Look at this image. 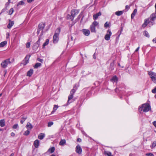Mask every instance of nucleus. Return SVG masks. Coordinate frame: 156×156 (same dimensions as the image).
<instances>
[{
  "label": "nucleus",
  "mask_w": 156,
  "mask_h": 156,
  "mask_svg": "<svg viewBox=\"0 0 156 156\" xmlns=\"http://www.w3.org/2000/svg\"><path fill=\"white\" fill-rule=\"evenodd\" d=\"M151 109V106L149 104H144L142 105V107L139 108V110L140 112L143 111L144 112H148Z\"/></svg>",
  "instance_id": "f257e3e1"
},
{
  "label": "nucleus",
  "mask_w": 156,
  "mask_h": 156,
  "mask_svg": "<svg viewBox=\"0 0 156 156\" xmlns=\"http://www.w3.org/2000/svg\"><path fill=\"white\" fill-rule=\"evenodd\" d=\"M60 32V29L58 28L55 31V33L53 37V42L54 43H57L58 40V35Z\"/></svg>",
  "instance_id": "f03ea898"
},
{
  "label": "nucleus",
  "mask_w": 156,
  "mask_h": 156,
  "mask_svg": "<svg viewBox=\"0 0 156 156\" xmlns=\"http://www.w3.org/2000/svg\"><path fill=\"white\" fill-rule=\"evenodd\" d=\"M45 26V24L43 23H41L38 25V29L37 31V34H38L39 33L41 34V36L43 34V29Z\"/></svg>",
  "instance_id": "7ed1b4c3"
},
{
  "label": "nucleus",
  "mask_w": 156,
  "mask_h": 156,
  "mask_svg": "<svg viewBox=\"0 0 156 156\" xmlns=\"http://www.w3.org/2000/svg\"><path fill=\"white\" fill-rule=\"evenodd\" d=\"M149 75L151 80L155 83H156V73L152 71H148Z\"/></svg>",
  "instance_id": "20e7f679"
},
{
  "label": "nucleus",
  "mask_w": 156,
  "mask_h": 156,
  "mask_svg": "<svg viewBox=\"0 0 156 156\" xmlns=\"http://www.w3.org/2000/svg\"><path fill=\"white\" fill-rule=\"evenodd\" d=\"M76 91V90L74 88H73L71 90L70 94L68 96V100L67 103V105H69L70 103L72 102V101L70 102V101L73 98V95L75 93Z\"/></svg>",
  "instance_id": "39448f33"
},
{
  "label": "nucleus",
  "mask_w": 156,
  "mask_h": 156,
  "mask_svg": "<svg viewBox=\"0 0 156 156\" xmlns=\"http://www.w3.org/2000/svg\"><path fill=\"white\" fill-rule=\"evenodd\" d=\"M10 60V58H8L2 61L1 64V67L3 68H6L8 65L11 63Z\"/></svg>",
  "instance_id": "423d86ee"
},
{
  "label": "nucleus",
  "mask_w": 156,
  "mask_h": 156,
  "mask_svg": "<svg viewBox=\"0 0 156 156\" xmlns=\"http://www.w3.org/2000/svg\"><path fill=\"white\" fill-rule=\"evenodd\" d=\"M79 13L78 10L76 9L72 10L71 11V16L70 19L71 20H73L75 16L77 15Z\"/></svg>",
  "instance_id": "0eeeda50"
},
{
  "label": "nucleus",
  "mask_w": 156,
  "mask_h": 156,
  "mask_svg": "<svg viewBox=\"0 0 156 156\" xmlns=\"http://www.w3.org/2000/svg\"><path fill=\"white\" fill-rule=\"evenodd\" d=\"M112 35L111 32L109 30L107 31V34L105 37V39L106 40H109L110 39V36Z\"/></svg>",
  "instance_id": "6e6552de"
},
{
  "label": "nucleus",
  "mask_w": 156,
  "mask_h": 156,
  "mask_svg": "<svg viewBox=\"0 0 156 156\" xmlns=\"http://www.w3.org/2000/svg\"><path fill=\"white\" fill-rule=\"evenodd\" d=\"M76 151L79 154H80L82 151V149L80 146L77 145L76 147Z\"/></svg>",
  "instance_id": "1a4fd4ad"
},
{
  "label": "nucleus",
  "mask_w": 156,
  "mask_h": 156,
  "mask_svg": "<svg viewBox=\"0 0 156 156\" xmlns=\"http://www.w3.org/2000/svg\"><path fill=\"white\" fill-rule=\"evenodd\" d=\"M82 31L83 34L86 36H88L90 34V31L88 29H84Z\"/></svg>",
  "instance_id": "9d476101"
},
{
  "label": "nucleus",
  "mask_w": 156,
  "mask_h": 156,
  "mask_svg": "<svg viewBox=\"0 0 156 156\" xmlns=\"http://www.w3.org/2000/svg\"><path fill=\"white\" fill-rule=\"evenodd\" d=\"M149 19H150V20L152 21H154L155 19L156 18V13H153L150 16Z\"/></svg>",
  "instance_id": "9b49d317"
},
{
  "label": "nucleus",
  "mask_w": 156,
  "mask_h": 156,
  "mask_svg": "<svg viewBox=\"0 0 156 156\" xmlns=\"http://www.w3.org/2000/svg\"><path fill=\"white\" fill-rule=\"evenodd\" d=\"M101 13L100 12L98 13H96L94 14L93 16V18L94 20L97 19L98 17V16H100L101 15Z\"/></svg>",
  "instance_id": "f8f14e48"
},
{
  "label": "nucleus",
  "mask_w": 156,
  "mask_h": 156,
  "mask_svg": "<svg viewBox=\"0 0 156 156\" xmlns=\"http://www.w3.org/2000/svg\"><path fill=\"white\" fill-rule=\"evenodd\" d=\"M30 56L29 55H26L24 59V61H25L24 65H26L28 62V61Z\"/></svg>",
  "instance_id": "ddd939ff"
},
{
  "label": "nucleus",
  "mask_w": 156,
  "mask_h": 156,
  "mask_svg": "<svg viewBox=\"0 0 156 156\" xmlns=\"http://www.w3.org/2000/svg\"><path fill=\"white\" fill-rule=\"evenodd\" d=\"M14 22L13 21H11L10 20L9 21V23L7 26V27L10 29L14 25Z\"/></svg>",
  "instance_id": "4468645a"
},
{
  "label": "nucleus",
  "mask_w": 156,
  "mask_h": 156,
  "mask_svg": "<svg viewBox=\"0 0 156 156\" xmlns=\"http://www.w3.org/2000/svg\"><path fill=\"white\" fill-rule=\"evenodd\" d=\"M34 145L36 148H37L39 144V142L38 140H36L34 142Z\"/></svg>",
  "instance_id": "2eb2a0df"
},
{
  "label": "nucleus",
  "mask_w": 156,
  "mask_h": 156,
  "mask_svg": "<svg viewBox=\"0 0 156 156\" xmlns=\"http://www.w3.org/2000/svg\"><path fill=\"white\" fill-rule=\"evenodd\" d=\"M90 30L92 32L95 33V27L94 25L91 24L90 26Z\"/></svg>",
  "instance_id": "dca6fc26"
},
{
  "label": "nucleus",
  "mask_w": 156,
  "mask_h": 156,
  "mask_svg": "<svg viewBox=\"0 0 156 156\" xmlns=\"http://www.w3.org/2000/svg\"><path fill=\"white\" fill-rule=\"evenodd\" d=\"M26 127L27 129H31L33 128L32 125L30 123L28 122L26 126Z\"/></svg>",
  "instance_id": "f3484780"
},
{
  "label": "nucleus",
  "mask_w": 156,
  "mask_h": 156,
  "mask_svg": "<svg viewBox=\"0 0 156 156\" xmlns=\"http://www.w3.org/2000/svg\"><path fill=\"white\" fill-rule=\"evenodd\" d=\"M33 70L32 69H31L27 73V76H30L33 74Z\"/></svg>",
  "instance_id": "a211bd4d"
},
{
  "label": "nucleus",
  "mask_w": 156,
  "mask_h": 156,
  "mask_svg": "<svg viewBox=\"0 0 156 156\" xmlns=\"http://www.w3.org/2000/svg\"><path fill=\"white\" fill-rule=\"evenodd\" d=\"M66 143V141L65 139L61 140L59 142V144L61 146H64Z\"/></svg>",
  "instance_id": "6ab92c4d"
},
{
  "label": "nucleus",
  "mask_w": 156,
  "mask_h": 156,
  "mask_svg": "<svg viewBox=\"0 0 156 156\" xmlns=\"http://www.w3.org/2000/svg\"><path fill=\"white\" fill-rule=\"evenodd\" d=\"M39 46V45H38V44L35 43L34 44L33 46V49L35 50H36L37 49Z\"/></svg>",
  "instance_id": "aec40b11"
},
{
  "label": "nucleus",
  "mask_w": 156,
  "mask_h": 156,
  "mask_svg": "<svg viewBox=\"0 0 156 156\" xmlns=\"http://www.w3.org/2000/svg\"><path fill=\"white\" fill-rule=\"evenodd\" d=\"M5 122L4 119L1 120H0V126L2 127L5 126Z\"/></svg>",
  "instance_id": "412c9836"
},
{
  "label": "nucleus",
  "mask_w": 156,
  "mask_h": 156,
  "mask_svg": "<svg viewBox=\"0 0 156 156\" xmlns=\"http://www.w3.org/2000/svg\"><path fill=\"white\" fill-rule=\"evenodd\" d=\"M45 136V134L43 133L40 134L38 136V138L41 140H42L43 139Z\"/></svg>",
  "instance_id": "4be33fe9"
},
{
  "label": "nucleus",
  "mask_w": 156,
  "mask_h": 156,
  "mask_svg": "<svg viewBox=\"0 0 156 156\" xmlns=\"http://www.w3.org/2000/svg\"><path fill=\"white\" fill-rule=\"evenodd\" d=\"M149 22V19H146L145 20L144 23L142 25V27H145Z\"/></svg>",
  "instance_id": "5701e85b"
},
{
  "label": "nucleus",
  "mask_w": 156,
  "mask_h": 156,
  "mask_svg": "<svg viewBox=\"0 0 156 156\" xmlns=\"http://www.w3.org/2000/svg\"><path fill=\"white\" fill-rule=\"evenodd\" d=\"M7 43V42L6 41L2 42L0 43V47H3Z\"/></svg>",
  "instance_id": "b1692460"
},
{
  "label": "nucleus",
  "mask_w": 156,
  "mask_h": 156,
  "mask_svg": "<svg viewBox=\"0 0 156 156\" xmlns=\"http://www.w3.org/2000/svg\"><path fill=\"white\" fill-rule=\"evenodd\" d=\"M104 154L108 156H113V155H112V153L108 151H104Z\"/></svg>",
  "instance_id": "393cba45"
},
{
  "label": "nucleus",
  "mask_w": 156,
  "mask_h": 156,
  "mask_svg": "<svg viewBox=\"0 0 156 156\" xmlns=\"http://www.w3.org/2000/svg\"><path fill=\"white\" fill-rule=\"evenodd\" d=\"M136 12H137V9H134L133 11V12L131 14V17L132 19H133L134 18V16H135V15L136 14Z\"/></svg>",
  "instance_id": "a878e982"
},
{
  "label": "nucleus",
  "mask_w": 156,
  "mask_h": 156,
  "mask_svg": "<svg viewBox=\"0 0 156 156\" xmlns=\"http://www.w3.org/2000/svg\"><path fill=\"white\" fill-rule=\"evenodd\" d=\"M58 108V106L57 105H55L54 106V107L53 108V110L51 112V114H52Z\"/></svg>",
  "instance_id": "bb28decb"
},
{
  "label": "nucleus",
  "mask_w": 156,
  "mask_h": 156,
  "mask_svg": "<svg viewBox=\"0 0 156 156\" xmlns=\"http://www.w3.org/2000/svg\"><path fill=\"white\" fill-rule=\"evenodd\" d=\"M123 13V11H118L115 12V14L118 16H120L122 15Z\"/></svg>",
  "instance_id": "cd10ccee"
},
{
  "label": "nucleus",
  "mask_w": 156,
  "mask_h": 156,
  "mask_svg": "<svg viewBox=\"0 0 156 156\" xmlns=\"http://www.w3.org/2000/svg\"><path fill=\"white\" fill-rule=\"evenodd\" d=\"M117 78L116 76H114L111 79V80L112 82H117Z\"/></svg>",
  "instance_id": "c85d7f7f"
},
{
  "label": "nucleus",
  "mask_w": 156,
  "mask_h": 156,
  "mask_svg": "<svg viewBox=\"0 0 156 156\" xmlns=\"http://www.w3.org/2000/svg\"><path fill=\"white\" fill-rule=\"evenodd\" d=\"M49 42V40L48 39H47L46 40L45 42L44 43L43 45V48H44L46 45H47Z\"/></svg>",
  "instance_id": "c756f323"
},
{
  "label": "nucleus",
  "mask_w": 156,
  "mask_h": 156,
  "mask_svg": "<svg viewBox=\"0 0 156 156\" xmlns=\"http://www.w3.org/2000/svg\"><path fill=\"white\" fill-rule=\"evenodd\" d=\"M41 66V64L40 63H36L34 66V68L35 69L37 68L38 67Z\"/></svg>",
  "instance_id": "7c9ffc66"
},
{
  "label": "nucleus",
  "mask_w": 156,
  "mask_h": 156,
  "mask_svg": "<svg viewBox=\"0 0 156 156\" xmlns=\"http://www.w3.org/2000/svg\"><path fill=\"white\" fill-rule=\"evenodd\" d=\"M55 150V148L54 147H52L51 148H50L48 150V151L50 152L51 153H53Z\"/></svg>",
  "instance_id": "2f4dec72"
},
{
  "label": "nucleus",
  "mask_w": 156,
  "mask_h": 156,
  "mask_svg": "<svg viewBox=\"0 0 156 156\" xmlns=\"http://www.w3.org/2000/svg\"><path fill=\"white\" fill-rule=\"evenodd\" d=\"M14 11V10L13 8H11L9 11L8 13L9 15H12Z\"/></svg>",
  "instance_id": "473e14b6"
},
{
  "label": "nucleus",
  "mask_w": 156,
  "mask_h": 156,
  "mask_svg": "<svg viewBox=\"0 0 156 156\" xmlns=\"http://www.w3.org/2000/svg\"><path fill=\"white\" fill-rule=\"evenodd\" d=\"M144 35L145 36H146L147 37H149V34L146 31H144Z\"/></svg>",
  "instance_id": "72a5a7b5"
},
{
  "label": "nucleus",
  "mask_w": 156,
  "mask_h": 156,
  "mask_svg": "<svg viewBox=\"0 0 156 156\" xmlns=\"http://www.w3.org/2000/svg\"><path fill=\"white\" fill-rule=\"evenodd\" d=\"M24 2L23 1H21L18 3V4L17 5V6H18L19 5H24Z\"/></svg>",
  "instance_id": "f704fd0d"
},
{
  "label": "nucleus",
  "mask_w": 156,
  "mask_h": 156,
  "mask_svg": "<svg viewBox=\"0 0 156 156\" xmlns=\"http://www.w3.org/2000/svg\"><path fill=\"white\" fill-rule=\"evenodd\" d=\"M27 118L26 117H23L21 120L20 122L22 124H23V122L25 121V120L27 119Z\"/></svg>",
  "instance_id": "c9c22d12"
},
{
  "label": "nucleus",
  "mask_w": 156,
  "mask_h": 156,
  "mask_svg": "<svg viewBox=\"0 0 156 156\" xmlns=\"http://www.w3.org/2000/svg\"><path fill=\"white\" fill-rule=\"evenodd\" d=\"M99 23L97 21H94L92 23V25H94V26L96 27L98 25Z\"/></svg>",
  "instance_id": "e433bc0d"
},
{
  "label": "nucleus",
  "mask_w": 156,
  "mask_h": 156,
  "mask_svg": "<svg viewBox=\"0 0 156 156\" xmlns=\"http://www.w3.org/2000/svg\"><path fill=\"white\" fill-rule=\"evenodd\" d=\"M148 19H149V22H148V23L149 24V26H151L153 25L154 23L150 21L149 18H148Z\"/></svg>",
  "instance_id": "4c0bfd02"
},
{
  "label": "nucleus",
  "mask_w": 156,
  "mask_h": 156,
  "mask_svg": "<svg viewBox=\"0 0 156 156\" xmlns=\"http://www.w3.org/2000/svg\"><path fill=\"white\" fill-rule=\"evenodd\" d=\"M30 133V131L28 129L27 130L25 131L24 135H28Z\"/></svg>",
  "instance_id": "58836bf2"
},
{
  "label": "nucleus",
  "mask_w": 156,
  "mask_h": 156,
  "mask_svg": "<svg viewBox=\"0 0 156 156\" xmlns=\"http://www.w3.org/2000/svg\"><path fill=\"white\" fill-rule=\"evenodd\" d=\"M156 146V142L154 141L153 142V143L151 146V147L152 148H154V147H155Z\"/></svg>",
  "instance_id": "ea45409f"
},
{
  "label": "nucleus",
  "mask_w": 156,
  "mask_h": 156,
  "mask_svg": "<svg viewBox=\"0 0 156 156\" xmlns=\"http://www.w3.org/2000/svg\"><path fill=\"white\" fill-rule=\"evenodd\" d=\"M53 124V123L52 122H49L48 123V126L49 127L51 126Z\"/></svg>",
  "instance_id": "a19ab883"
},
{
  "label": "nucleus",
  "mask_w": 156,
  "mask_h": 156,
  "mask_svg": "<svg viewBox=\"0 0 156 156\" xmlns=\"http://www.w3.org/2000/svg\"><path fill=\"white\" fill-rule=\"evenodd\" d=\"M30 42H28L26 44V47L27 48H29L30 47Z\"/></svg>",
  "instance_id": "79ce46f5"
},
{
  "label": "nucleus",
  "mask_w": 156,
  "mask_h": 156,
  "mask_svg": "<svg viewBox=\"0 0 156 156\" xmlns=\"http://www.w3.org/2000/svg\"><path fill=\"white\" fill-rule=\"evenodd\" d=\"M146 156H154L153 154L151 153H148L146 154Z\"/></svg>",
  "instance_id": "37998d69"
},
{
  "label": "nucleus",
  "mask_w": 156,
  "mask_h": 156,
  "mask_svg": "<svg viewBox=\"0 0 156 156\" xmlns=\"http://www.w3.org/2000/svg\"><path fill=\"white\" fill-rule=\"evenodd\" d=\"M18 126V124H15V125H14L12 127V128L14 129H16L17 128Z\"/></svg>",
  "instance_id": "c03bdc74"
},
{
  "label": "nucleus",
  "mask_w": 156,
  "mask_h": 156,
  "mask_svg": "<svg viewBox=\"0 0 156 156\" xmlns=\"http://www.w3.org/2000/svg\"><path fill=\"white\" fill-rule=\"evenodd\" d=\"M152 92L153 93H156V87L154 88L152 90Z\"/></svg>",
  "instance_id": "a18cd8bd"
},
{
  "label": "nucleus",
  "mask_w": 156,
  "mask_h": 156,
  "mask_svg": "<svg viewBox=\"0 0 156 156\" xmlns=\"http://www.w3.org/2000/svg\"><path fill=\"white\" fill-rule=\"evenodd\" d=\"M104 26L106 27H107L109 26V24L107 22L105 23L104 25Z\"/></svg>",
  "instance_id": "49530a36"
},
{
  "label": "nucleus",
  "mask_w": 156,
  "mask_h": 156,
  "mask_svg": "<svg viewBox=\"0 0 156 156\" xmlns=\"http://www.w3.org/2000/svg\"><path fill=\"white\" fill-rule=\"evenodd\" d=\"M40 37H39V39L37 41V42L36 43L38 44L39 46L40 43Z\"/></svg>",
  "instance_id": "de8ad7c7"
},
{
  "label": "nucleus",
  "mask_w": 156,
  "mask_h": 156,
  "mask_svg": "<svg viewBox=\"0 0 156 156\" xmlns=\"http://www.w3.org/2000/svg\"><path fill=\"white\" fill-rule=\"evenodd\" d=\"M37 60L38 61H39L41 62H43V59H40L39 58H38L37 59Z\"/></svg>",
  "instance_id": "09e8293b"
},
{
  "label": "nucleus",
  "mask_w": 156,
  "mask_h": 156,
  "mask_svg": "<svg viewBox=\"0 0 156 156\" xmlns=\"http://www.w3.org/2000/svg\"><path fill=\"white\" fill-rule=\"evenodd\" d=\"M153 124L154 126L156 128V121H154L153 122Z\"/></svg>",
  "instance_id": "8fccbe9b"
},
{
  "label": "nucleus",
  "mask_w": 156,
  "mask_h": 156,
  "mask_svg": "<svg viewBox=\"0 0 156 156\" xmlns=\"http://www.w3.org/2000/svg\"><path fill=\"white\" fill-rule=\"evenodd\" d=\"M72 17L71 16V15L70 16L69 15H67V17L68 19H70V18Z\"/></svg>",
  "instance_id": "3c124183"
},
{
  "label": "nucleus",
  "mask_w": 156,
  "mask_h": 156,
  "mask_svg": "<svg viewBox=\"0 0 156 156\" xmlns=\"http://www.w3.org/2000/svg\"><path fill=\"white\" fill-rule=\"evenodd\" d=\"M34 0H27V1L28 3H31L32 2L34 1Z\"/></svg>",
  "instance_id": "603ef678"
},
{
  "label": "nucleus",
  "mask_w": 156,
  "mask_h": 156,
  "mask_svg": "<svg viewBox=\"0 0 156 156\" xmlns=\"http://www.w3.org/2000/svg\"><path fill=\"white\" fill-rule=\"evenodd\" d=\"M77 141L80 142L81 141V139L80 138H78L77 140Z\"/></svg>",
  "instance_id": "864d4df0"
},
{
  "label": "nucleus",
  "mask_w": 156,
  "mask_h": 156,
  "mask_svg": "<svg viewBox=\"0 0 156 156\" xmlns=\"http://www.w3.org/2000/svg\"><path fill=\"white\" fill-rule=\"evenodd\" d=\"M139 48H140V47L139 46L135 50V52H137V51H138L139 49Z\"/></svg>",
  "instance_id": "5fc2aeb1"
},
{
  "label": "nucleus",
  "mask_w": 156,
  "mask_h": 156,
  "mask_svg": "<svg viewBox=\"0 0 156 156\" xmlns=\"http://www.w3.org/2000/svg\"><path fill=\"white\" fill-rule=\"evenodd\" d=\"M15 133H11V135L12 136H15Z\"/></svg>",
  "instance_id": "6e6d98bb"
},
{
  "label": "nucleus",
  "mask_w": 156,
  "mask_h": 156,
  "mask_svg": "<svg viewBox=\"0 0 156 156\" xmlns=\"http://www.w3.org/2000/svg\"><path fill=\"white\" fill-rule=\"evenodd\" d=\"M129 6L128 5H127L126 6V9H129Z\"/></svg>",
  "instance_id": "4d7b16f0"
},
{
  "label": "nucleus",
  "mask_w": 156,
  "mask_h": 156,
  "mask_svg": "<svg viewBox=\"0 0 156 156\" xmlns=\"http://www.w3.org/2000/svg\"><path fill=\"white\" fill-rule=\"evenodd\" d=\"M93 58H94V59H95V54H94L93 55Z\"/></svg>",
  "instance_id": "13d9d810"
},
{
  "label": "nucleus",
  "mask_w": 156,
  "mask_h": 156,
  "mask_svg": "<svg viewBox=\"0 0 156 156\" xmlns=\"http://www.w3.org/2000/svg\"><path fill=\"white\" fill-rule=\"evenodd\" d=\"M153 41H155V43H156V38H155V39H154L153 40Z\"/></svg>",
  "instance_id": "bf43d9fd"
},
{
  "label": "nucleus",
  "mask_w": 156,
  "mask_h": 156,
  "mask_svg": "<svg viewBox=\"0 0 156 156\" xmlns=\"http://www.w3.org/2000/svg\"><path fill=\"white\" fill-rule=\"evenodd\" d=\"M14 154H13V153H12V154H10V156H14Z\"/></svg>",
  "instance_id": "052dcab7"
},
{
  "label": "nucleus",
  "mask_w": 156,
  "mask_h": 156,
  "mask_svg": "<svg viewBox=\"0 0 156 156\" xmlns=\"http://www.w3.org/2000/svg\"><path fill=\"white\" fill-rule=\"evenodd\" d=\"M5 74H4V76H5V74H6V72L5 71Z\"/></svg>",
  "instance_id": "680f3d73"
},
{
  "label": "nucleus",
  "mask_w": 156,
  "mask_h": 156,
  "mask_svg": "<svg viewBox=\"0 0 156 156\" xmlns=\"http://www.w3.org/2000/svg\"><path fill=\"white\" fill-rule=\"evenodd\" d=\"M2 93H1L0 94V97L2 96Z\"/></svg>",
  "instance_id": "e2e57ef3"
},
{
  "label": "nucleus",
  "mask_w": 156,
  "mask_h": 156,
  "mask_svg": "<svg viewBox=\"0 0 156 156\" xmlns=\"http://www.w3.org/2000/svg\"><path fill=\"white\" fill-rule=\"evenodd\" d=\"M155 9H156V4H155Z\"/></svg>",
  "instance_id": "0e129e2a"
},
{
  "label": "nucleus",
  "mask_w": 156,
  "mask_h": 156,
  "mask_svg": "<svg viewBox=\"0 0 156 156\" xmlns=\"http://www.w3.org/2000/svg\"><path fill=\"white\" fill-rule=\"evenodd\" d=\"M117 88L115 89V92L117 91Z\"/></svg>",
  "instance_id": "69168bd1"
},
{
  "label": "nucleus",
  "mask_w": 156,
  "mask_h": 156,
  "mask_svg": "<svg viewBox=\"0 0 156 156\" xmlns=\"http://www.w3.org/2000/svg\"><path fill=\"white\" fill-rule=\"evenodd\" d=\"M8 2H9V3H10V0H8Z\"/></svg>",
  "instance_id": "338daca9"
},
{
  "label": "nucleus",
  "mask_w": 156,
  "mask_h": 156,
  "mask_svg": "<svg viewBox=\"0 0 156 156\" xmlns=\"http://www.w3.org/2000/svg\"><path fill=\"white\" fill-rule=\"evenodd\" d=\"M154 97H155V98H156V94L155 95Z\"/></svg>",
  "instance_id": "774afa93"
}]
</instances>
